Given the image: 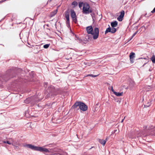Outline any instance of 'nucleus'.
<instances>
[{
	"label": "nucleus",
	"instance_id": "nucleus-1",
	"mask_svg": "<svg viewBox=\"0 0 155 155\" xmlns=\"http://www.w3.org/2000/svg\"><path fill=\"white\" fill-rule=\"evenodd\" d=\"M86 30L88 34H91L92 35L94 39L95 40L98 38L99 35V29L98 28H94L93 31L92 26H89L86 27Z\"/></svg>",
	"mask_w": 155,
	"mask_h": 155
},
{
	"label": "nucleus",
	"instance_id": "nucleus-2",
	"mask_svg": "<svg viewBox=\"0 0 155 155\" xmlns=\"http://www.w3.org/2000/svg\"><path fill=\"white\" fill-rule=\"evenodd\" d=\"M26 146L28 148L34 150L40 151L41 152H50L48 149L43 148L42 147H37L31 144H28L26 145Z\"/></svg>",
	"mask_w": 155,
	"mask_h": 155
},
{
	"label": "nucleus",
	"instance_id": "nucleus-3",
	"mask_svg": "<svg viewBox=\"0 0 155 155\" xmlns=\"http://www.w3.org/2000/svg\"><path fill=\"white\" fill-rule=\"evenodd\" d=\"M90 5L87 2L84 3L82 9V12L85 14H88L92 12L91 9H90Z\"/></svg>",
	"mask_w": 155,
	"mask_h": 155
},
{
	"label": "nucleus",
	"instance_id": "nucleus-4",
	"mask_svg": "<svg viewBox=\"0 0 155 155\" xmlns=\"http://www.w3.org/2000/svg\"><path fill=\"white\" fill-rule=\"evenodd\" d=\"M71 16L72 20L75 23H76L77 22V20L75 12L73 10H71Z\"/></svg>",
	"mask_w": 155,
	"mask_h": 155
},
{
	"label": "nucleus",
	"instance_id": "nucleus-5",
	"mask_svg": "<svg viewBox=\"0 0 155 155\" xmlns=\"http://www.w3.org/2000/svg\"><path fill=\"white\" fill-rule=\"evenodd\" d=\"M80 103L79 108H78V110L80 109L81 110L84 111L87 110L88 108L87 106L82 102L80 101Z\"/></svg>",
	"mask_w": 155,
	"mask_h": 155
},
{
	"label": "nucleus",
	"instance_id": "nucleus-6",
	"mask_svg": "<svg viewBox=\"0 0 155 155\" xmlns=\"http://www.w3.org/2000/svg\"><path fill=\"white\" fill-rule=\"evenodd\" d=\"M120 15L117 17V19L119 21H122L124 15V11L122 10L120 12Z\"/></svg>",
	"mask_w": 155,
	"mask_h": 155
},
{
	"label": "nucleus",
	"instance_id": "nucleus-7",
	"mask_svg": "<svg viewBox=\"0 0 155 155\" xmlns=\"http://www.w3.org/2000/svg\"><path fill=\"white\" fill-rule=\"evenodd\" d=\"M80 101L76 102L72 106V109H74L77 108L78 107H79Z\"/></svg>",
	"mask_w": 155,
	"mask_h": 155
},
{
	"label": "nucleus",
	"instance_id": "nucleus-8",
	"mask_svg": "<svg viewBox=\"0 0 155 155\" xmlns=\"http://www.w3.org/2000/svg\"><path fill=\"white\" fill-rule=\"evenodd\" d=\"M57 9L54 11H53L50 14V17H52L54 16L57 14Z\"/></svg>",
	"mask_w": 155,
	"mask_h": 155
},
{
	"label": "nucleus",
	"instance_id": "nucleus-9",
	"mask_svg": "<svg viewBox=\"0 0 155 155\" xmlns=\"http://www.w3.org/2000/svg\"><path fill=\"white\" fill-rule=\"evenodd\" d=\"M117 22L116 21H115L111 22V25L112 27H115L117 26Z\"/></svg>",
	"mask_w": 155,
	"mask_h": 155
},
{
	"label": "nucleus",
	"instance_id": "nucleus-10",
	"mask_svg": "<svg viewBox=\"0 0 155 155\" xmlns=\"http://www.w3.org/2000/svg\"><path fill=\"white\" fill-rule=\"evenodd\" d=\"M65 17L66 18H69V11L68 10L66 11L64 13Z\"/></svg>",
	"mask_w": 155,
	"mask_h": 155
},
{
	"label": "nucleus",
	"instance_id": "nucleus-11",
	"mask_svg": "<svg viewBox=\"0 0 155 155\" xmlns=\"http://www.w3.org/2000/svg\"><path fill=\"white\" fill-rule=\"evenodd\" d=\"M66 23L67 26L68 27H70V19L69 18H66Z\"/></svg>",
	"mask_w": 155,
	"mask_h": 155
},
{
	"label": "nucleus",
	"instance_id": "nucleus-12",
	"mask_svg": "<svg viewBox=\"0 0 155 155\" xmlns=\"http://www.w3.org/2000/svg\"><path fill=\"white\" fill-rule=\"evenodd\" d=\"M114 94L117 96H121L123 94V92H114Z\"/></svg>",
	"mask_w": 155,
	"mask_h": 155
},
{
	"label": "nucleus",
	"instance_id": "nucleus-13",
	"mask_svg": "<svg viewBox=\"0 0 155 155\" xmlns=\"http://www.w3.org/2000/svg\"><path fill=\"white\" fill-rule=\"evenodd\" d=\"M99 142L101 144L104 146L106 143V141L104 140L100 139H99Z\"/></svg>",
	"mask_w": 155,
	"mask_h": 155
},
{
	"label": "nucleus",
	"instance_id": "nucleus-14",
	"mask_svg": "<svg viewBox=\"0 0 155 155\" xmlns=\"http://www.w3.org/2000/svg\"><path fill=\"white\" fill-rule=\"evenodd\" d=\"M135 54L134 52H131L130 53V59L131 60V59H133L135 57Z\"/></svg>",
	"mask_w": 155,
	"mask_h": 155
},
{
	"label": "nucleus",
	"instance_id": "nucleus-15",
	"mask_svg": "<svg viewBox=\"0 0 155 155\" xmlns=\"http://www.w3.org/2000/svg\"><path fill=\"white\" fill-rule=\"evenodd\" d=\"M109 27L106 29V30L105 31V34H106L108 32H111V28L110 27L109 25Z\"/></svg>",
	"mask_w": 155,
	"mask_h": 155
},
{
	"label": "nucleus",
	"instance_id": "nucleus-16",
	"mask_svg": "<svg viewBox=\"0 0 155 155\" xmlns=\"http://www.w3.org/2000/svg\"><path fill=\"white\" fill-rule=\"evenodd\" d=\"M135 84V82L133 81H131L130 82V85L131 87H133Z\"/></svg>",
	"mask_w": 155,
	"mask_h": 155
},
{
	"label": "nucleus",
	"instance_id": "nucleus-17",
	"mask_svg": "<svg viewBox=\"0 0 155 155\" xmlns=\"http://www.w3.org/2000/svg\"><path fill=\"white\" fill-rule=\"evenodd\" d=\"M147 13H146L145 14L143 15H142L139 18V19L138 20V21H139V20H140L141 19L143 16H146V17H149V16H150V15H149L147 16Z\"/></svg>",
	"mask_w": 155,
	"mask_h": 155
},
{
	"label": "nucleus",
	"instance_id": "nucleus-18",
	"mask_svg": "<svg viewBox=\"0 0 155 155\" xmlns=\"http://www.w3.org/2000/svg\"><path fill=\"white\" fill-rule=\"evenodd\" d=\"M116 31V28H114V27H112V28H111V33H114Z\"/></svg>",
	"mask_w": 155,
	"mask_h": 155
},
{
	"label": "nucleus",
	"instance_id": "nucleus-19",
	"mask_svg": "<svg viewBox=\"0 0 155 155\" xmlns=\"http://www.w3.org/2000/svg\"><path fill=\"white\" fill-rule=\"evenodd\" d=\"M72 5L74 6V7H75L78 5V2L76 1H74L72 3Z\"/></svg>",
	"mask_w": 155,
	"mask_h": 155
},
{
	"label": "nucleus",
	"instance_id": "nucleus-20",
	"mask_svg": "<svg viewBox=\"0 0 155 155\" xmlns=\"http://www.w3.org/2000/svg\"><path fill=\"white\" fill-rule=\"evenodd\" d=\"M151 59L153 63H155V56L153 55L151 58Z\"/></svg>",
	"mask_w": 155,
	"mask_h": 155
},
{
	"label": "nucleus",
	"instance_id": "nucleus-21",
	"mask_svg": "<svg viewBox=\"0 0 155 155\" xmlns=\"http://www.w3.org/2000/svg\"><path fill=\"white\" fill-rule=\"evenodd\" d=\"M98 75H94L93 74H88L87 75V77H88V76H91L92 77H93V78H95V77H97V76H98Z\"/></svg>",
	"mask_w": 155,
	"mask_h": 155
},
{
	"label": "nucleus",
	"instance_id": "nucleus-22",
	"mask_svg": "<svg viewBox=\"0 0 155 155\" xmlns=\"http://www.w3.org/2000/svg\"><path fill=\"white\" fill-rule=\"evenodd\" d=\"M83 4L84 3L83 2H79L78 4L79 7L80 8H81L82 6L83 5Z\"/></svg>",
	"mask_w": 155,
	"mask_h": 155
},
{
	"label": "nucleus",
	"instance_id": "nucleus-23",
	"mask_svg": "<svg viewBox=\"0 0 155 155\" xmlns=\"http://www.w3.org/2000/svg\"><path fill=\"white\" fill-rule=\"evenodd\" d=\"M138 31H136L133 35H132V36H131V37L130 38V39H129V41H130V40L133 38V37H134L135 35L137 33Z\"/></svg>",
	"mask_w": 155,
	"mask_h": 155
},
{
	"label": "nucleus",
	"instance_id": "nucleus-24",
	"mask_svg": "<svg viewBox=\"0 0 155 155\" xmlns=\"http://www.w3.org/2000/svg\"><path fill=\"white\" fill-rule=\"evenodd\" d=\"M50 46V44H47L43 46V47L45 48H47Z\"/></svg>",
	"mask_w": 155,
	"mask_h": 155
},
{
	"label": "nucleus",
	"instance_id": "nucleus-25",
	"mask_svg": "<svg viewBox=\"0 0 155 155\" xmlns=\"http://www.w3.org/2000/svg\"><path fill=\"white\" fill-rule=\"evenodd\" d=\"M77 42H78L80 43H81L82 44H83L84 43L83 41L80 38H79V39H78V40L77 41Z\"/></svg>",
	"mask_w": 155,
	"mask_h": 155
},
{
	"label": "nucleus",
	"instance_id": "nucleus-26",
	"mask_svg": "<svg viewBox=\"0 0 155 155\" xmlns=\"http://www.w3.org/2000/svg\"><path fill=\"white\" fill-rule=\"evenodd\" d=\"M3 143H8L9 145L11 144V143L8 141H3Z\"/></svg>",
	"mask_w": 155,
	"mask_h": 155
},
{
	"label": "nucleus",
	"instance_id": "nucleus-27",
	"mask_svg": "<svg viewBox=\"0 0 155 155\" xmlns=\"http://www.w3.org/2000/svg\"><path fill=\"white\" fill-rule=\"evenodd\" d=\"M150 105V103L149 102H148L147 105H144L145 107H149Z\"/></svg>",
	"mask_w": 155,
	"mask_h": 155
},
{
	"label": "nucleus",
	"instance_id": "nucleus-28",
	"mask_svg": "<svg viewBox=\"0 0 155 155\" xmlns=\"http://www.w3.org/2000/svg\"><path fill=\"white\" fill-rule=\"evenodd\" d=\"M75 40L77 41L78 40L79 38L76 35H75Z\"/></svg>",
	"mask_w": 155,
	"mask_h": 155
},
{
	"label": "nucleus",
	"instance_id": "nucleus-29",
	"mask_svg": "<svg viewBox=\"0 0 155 155\" xmlns=\"http://www.w3.org/2000/svg\"><path fill=\"white\" fill-rule=\"evenodd\" d=\"M155 12V7L154 8L152 11H151V12L152 13H153Z\"/></svg>",
	"mask_w": 155,
	"mask_h": 155
},
{
	"label": "nucleus",
	"instance_id": "nucleus-30",
	"mask_svg": "<svg viewBox=\"0 0 155 155\" xmlns=\"http://www.w3.org/2000/svg\"><path fill=\"white\" fill-rule=\"evenodd\" d=\"M111 91L113 92L114 93V92H116V91H115L113 89V86L111 87Z\"/></svg>",
	"mask_w": 155,
	"mask_h": 155
},
{
	"label": "nucleus",
	"instance_id": "nucleus-31",
	"mask_svg": "<svg viewBox=\"0 0 155 155\" xmlns=\"http://www.w3.org/2000/svg\"><path fill=\"white\" fill-rule=\"evenodd\" d=\"M111 91L113 92L114 93V92H116V91H115L113 89V86L111 87Z\"/></svg>",
	"mask_w": 155,
	"mask_h": 155
},
{
	"label": "nucleus",
	"instance_id": "nucleus-32",
	"mask_svg": "<svg viewBox=\"0 0 155 155\" xmlns=\"http://www.w3.org/2000/svg\"><path fill=\"white\" fill-rule=\"evenodd\" d=\"M130 61L131 62V63H133L134 62V61H133V59H131H131H130Z\"/></svg>",
	"mask_w": 155,
	"mask_h": 155
},
{
	"label": "nucleus",
	"instance_id": "nucleus-33",
	"mask_svg": "<svg viewBox=\"0 0 155 155\" xmlns=\"http://www.w3.org/2000/svg\"><path fill=\"white\" fill-rule=\"evenodd\" d=\"M117 131V130L116 129L114 130L113 132H112V133H114L115 132Z\"/></svg>",
	"mask_w": 155,
	"mask_h": 155
},
{
	"label": "nucleus",
	"instance_id": "nucleus-34",
	"mask_svg": "<svg viewBox=\"0 0 155 155\" xmlns=\"http://www.w3.org/2000/svg\"><path fill=\"white\" fill-rule=\"evenodd\" d=\"M147 126H144L143 127V128L144 129H147Z\"/></svg>",
	"mask_w": 155,
	"mask_h": 155
},
{
	"label": "nucleus",
	"instance_id": "nucleus-35",
	"mask_svg": "<svg viewBox=\"0 0 155 155\" xmlns=\"http://www.w3.org/2000/svg\"><path fill=\"white\" fill-rule=\"evenodd\" d=\"M125 118V117H124V119H123L122 120H121V123L123 122V121H124V119Z\"/></svg>",
	"mask_w": 155,
	"mask_h": 155
},
{
	"label": "nucleus",
	"instance_id": "nucleus-36",
	"mask_svg": "<svg viewBox=\"0 0 155 155\" xmlns=\"http://www.w3.org/2000/svg\"><path fill=\"white\" fill-rule=\"evenodd\" d=\"M91 15L92 16V17H93V15H94V13H92V14H91Z\"/></svg>",
	"mask_w": 155,
	"mask_h": 155
},
{
	"label": "nucleus",
	"instance_id": "nucleus-37",
	"mask_svg": "<svg viewBox=\"0 0 155 155\" xmlns=\"http://www.w3.org/2000/svg\"><path fill=\"white\" fill-rule=\"evenodd\" d=\"M107 140H108V138H107V137L106 138V140H105V141H107Z\"/></svg>",
	"mask_w": 155,
	"mask_h": 155
},
{
	"label": "nucleus",
	"instance_id": "nucleus-38",
	"mask_svg": "<svg viewBox=\"0 0 155 155\" xmlns=\"http://www.w3.org/2000/svg\"><path fill=\"white\" fill-rule=\"evenodd\" d=\"M16 148L18 149L19 148V147L18 146H15Z\"/></svg>",
	"mask_w": 155,
	"mask_h": 155
},
{
	"label": "nucleus",
	"instance_id": "nucleus-39",
	"mask_svg": "<svg viewBox=\"0 0 155 155\" xmlns=\"http://www.w3.org/2000/svg\"><path fill=\"white\" fill-rule=\"evenodd\" d=\"M5 81H7L8 79H4Z\"/></svg>",
	"mask_w": 155,
	"mask_h": 155
},
{
	"label": "nucleus",
	"instance_id": "nucleus-40",
	"mask_svg": "<svg viewBox=\"0 0 155 155\" xmlns=\"http://www.w3.org/2000/svg\"><path fill=\"white\" fill-rule=\"evenodd\" d=\"M143 58H139V59H143Z\"/></svg>",
	"mask_w": 155,
	"mask_h": 155
},
{
	"label": "nucleus",
	"instance_id": "nucleus-41",
	"mask_svg": "<svg viewBox=\"0 0 155 155\" xmlns=\"http://www.w3.org/2000/svg\"><path fill=\"white\" fill-rule=\"evenodd\" d=\"M4 2V1H2L1 2Z\"/></svg>",
	"mask_w": 155,
	"mask_h": 155
},
{
	"label": "nucleus",
	"instance_id": "nucleus-42",
	"mask_svg": "<svg viewBox=\"0 0 155 155\" xmlns=\"http://www.w3.org/2000/svg\"><path fill=\"white\" fill-rule=\"evenodd\" d=\"M45 84H47V83L46 82L45 83Z\"/></svg>",
	"mask_w": 155,
	"mask_h": 155
},
{
	"label": "nucleus",
	"instance_id": "nucleus-43",
	"mask_svg": "<svg viewBox=\"0 0 155 155\" xmlns=\"http://www.w3.org/2000/svg\"><path fill=\"white\" fill-rule=\"evenodd\" d=\"M51 0H50V1H51Z\"/></svg>",
	"mask_w": 155,
	"mask_h": 155
}]
</instances>
